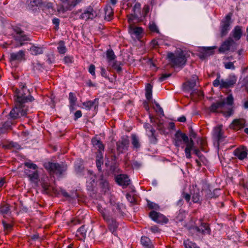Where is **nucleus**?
Masks as SVG:
<instances>
[{"label": "nucleus", "instance_id": "f257e3e1", "mask_svg": "<svg viewBox=\"0 0 248 248\" xmlns=\"http://www.w3.org/2000/svg\"><path fill=\"white\" fill-rule=\"evenodd\" d=\"M21 90L17 89L16 91V104L15 107L10 112V116L13 119H17L21 116H25L27 113L28 108L24 105V103L31 102L33 100L32 96L30 95H27L29 93L25 85L22 86Z\"/></svg>", "mask_w": 248, "mask_h": 248}, {"label": "nucleus", "instance_id": "f03ea898", "mask_svg": "<svg viewBox=\"0 0 248 248\" xmlns=\"http://www.w3.org/2000/svg\"><path fill=\"white\" fill-rule=\"evenodd\" d=\"M182 140L186 144L185 149L186 156L187 158H190V152L193 147H194V141L191 139L189 140L188 137L185 134L182 133L180 131H177L174 135L173 140L174 145L177 147H179Z\"/></svg>", "mask_w": 248, "mask_h": 248}, {"label": "nucleus", "instance_id": "7ed1b4c3", "mask_svg": "<svg viewBox=\"0 0 248 248\" xmlns=\"http://www.w3.org/2000/svg\"><path fill=\"white\" fill-rule=\"evenodd\" d=\"M167 58L173 67H179L185 64L186 60L184 53L181 49L174 53L168 52Z\"/></svg>", "mask_w": 248, "mask_h": 248}, {"label": "nucleus", "instance_id": "20e7f679", "mask_svg": "<svg viewBox=\"0 0 248 248\" xmlns=\"http://www.w3.org/2000/svg\"><path fill=\"white\" fill-rule=\"evenodd\" d=\"M237 77L234 75H230L225 79L221 78L219 74H217L216 79L213 81V86L221 89L228 88L232 87L236 82Z\"/></svg>", "mask_w": 248, "mask_h": 248}, {"label": "nucleus", "instance_id": "39448f33", "mask_svg": "<svg viewBox=\"0 0 248 248\" xmlns=\"http://www.w3.org/2000/svg\"><path fill=\"white\" fill-rule=\"evenodd\" d=\"M44 166L47 170L59 175L62 174L67 169V166L63 163L48 162L45 163Z\"/></svg>", "mask_w": 248, "mask_h": 248}, {"label": "nucleus", "instance_id": "423d86ee", "mask_svg": "<svg viewBox=\"0 0 248 248\" xmlns=\"http://www.w3.org/2000/svg\"><path fill=\"white\" fill-rule=\"evenodd\" d=\"M225 107V102L224 100L218 101L216 103H213L210 108V111L212 112H218V110H220L221 112L226 117H230L233 114V109L232 108H229L227 111L224 110Z\"/></svg>", "mask_w": 248, "mask_h": 248}, {"label": "nucleus", "instance_id": "0eeeda50", "mask_svg": "<svg viewBox=\"0 0 248 248\" xmlns=\"http://www.w3.org/2000/svg\"><path fill=\"white\" fill-rule=\"evenodd\" d=\"M16 34L14 35V38L17 43L18 44V46L24 45L26 41H30V38L28 35L26 34L24 31L20 28H17L15 29Z\"/></svg>", "mask_w": 248, "mask_h": 248}, {"label": "nucleus", "instance_id": "6e6552de", "mask_svg": "<svg viewBox=\"0 0 248 248\" xmlns=\"http://www.w3.org/2000/svg\"><path fill=\"white\" fill-rule=\"evenodd\" d=\"M189 232L191 233H199L202 234H210L211 233L210 228L207 223L201 222V226L198 227L193 226L189 228Z\"/></svg>", "mask_w": 248, "mask_h": 248}, {"label": "nucleus", "instance_id": "1a4fd4ad", "mask_svg": "<svg viewBox=\"0 0 248 248\" xmlns=\"http://www.w3.org/2000/svg\"><path fill=\"white\" fill-rule=\"evenodd\" d=\"M129 141L127 136L122 137L121 139L117 142V150L119 153H123L124 151L127 150L129 146Z\"/></svg>", "mask_w": 248, "mask_h": 248}, {"label": "nucleus", "instance_id": "9d476101", "mask_svg": "<svg viewBox=\"0 0 248 248\" xmlns=\"http://www.w3.org/2000/svg\"><path fill=\"white\" fill-rule=\"evenodd\" d=\"M102 215L104 219L107 222L109 231L111 232L113 234L116 235L115 232L118 227V223L116 222L115 219L110 217L104 213H102Z\"/></svg>", "mask_w": 248, "mask_h": 248}, {"label": "nucleus", "instance_id": "9b49d317", "mask_svg": "<svg viewBox=\"0 0 248 248\" xmlns=\"http://www.w3.org/2000/svg\"><path fill=\"white\" fill-rule=\"evenodd\" d=\"M232 14L229 13L226 16L225 20L222 21L221 26V36L223 37L226 35L230 30V21Z\"/></svg>", "mask_w": 248, "mask_h": 248}, {"label": "nucleus", "instance_id": "f8f14e48", "mask_svg": "<svg viewBox=\"0 0 248 248\" xmlns=\"http://www.w3.org/2000/svg\"><path fill=\"white\" fill-rule=\"evenodd\" d=\"M246 121L243 118L234 119L230 125V128L234 130H239L244 128L246 125Z\"/></svg>", "mask_w": 248, "mask_h": 248}, {"label": "nucleus", "instance_id": "ddd939ff", "mask_svg": "<svg viewBox=\"0 0 248 248\" xmlns=\"http://www.w3.org/2000/svg\"><path fill=\"white\" fill-rule=\"evenodd\" d=\"M96 12L91 7H89L80 16V18L87 20L93 19L97 16Z\"/></svg>", "mask_w": 248, "mask_h": 248}, {"label": "nucleus", "instance_id": "4468645a", "mask_svg": "<svg viewBox=\"0 0 248 248\" xmlns=\"http://www.w3.org/2000/svg\"><path fill=\"white\" fill-rule=\"evenodd\" d=\"M150 217L158 223H166L168 220L163 215L154 211L150 212Z\"/></svg>", "mask_w": 248, "mask_h": 248}, {"label": "nucleus", "instance_id": "2eb2a0df", "mask_svg": "<svg viewBox=\"0 0 248 248\" xmlns=\"http://www.w3.org/2000/svg\"><path fill=\"white\" fill-rule=\"evenodd\" d=\"M62 3V8L59 11L64 12L67 10H71L76 5V2L72 1V0H60Z\"/></svg>", "mask_w": 248, "mask_h": 248}, {"label": "nucleus", "instance_id": "dca6fc26", "mask_svg": "<svg viewBox=\"0 0 248 248\" xmlns=\"http://www.w3.org/2000/svg\"><path fill=\"white\" fill-rule=\"evenodd\" d=\"M234 43V40L232 39V38H228L222 44V45L219 47L218 49L219 52L224 53L227 51L229 50L231 45Z\"/></svg>", "mask_w": 248, "mask_h": 248}, {"label": "nucleus", "instance_id": "f3484780", "mask_svg": "<svg viewBox=\"0 0 248 248\" xmlns=\"http://www.w3.org/2000/svg\"><path fill=\"white\" fill-rule=\"evenodd\" d=\"M116 181L119 185L125 186L129 185L130 182L128 176L125 174L117 175L116 177Z\"/></svg>", "mask_w": 248, "mask_h": 248}, {"label": "nucleus", "instance_id": "a211bd4d", "mask_svg": "<svg viewBox=\"0 0 248 248\" xmlns=\"http://www.w3.org/2000/svg\"><path fill=\"white\" fill-rule=\"evenodd\" d=\"M243 31L242 27L240 26H235L231 33L232 39L235 41L240 39L242 36Z\"/></svg>", "mask_w": 248, "mask_h": 248}, {"label": "nucleus", "instance_id": "6ab92c4d", "mask_svg": "<svg viewBox=\"0 0 248 248\" xmlns=\"http://www.w3.org/2000/svg\"><path fill=\"white\" fill-rule=\"evenodd\" d=\"M223 132L222 130V125H218L214 127L213 135L214 138H215L217 141H220L222 138Z\"/></svg>", "mask_w": 248, "mask_h": 248}, {"label": "nucleus", "instance_id": "aec40b11", "mask_svg": "<svg viewBox=\"0 0 248 248\" xmlns=\"http://www.w3.org/2000/svg\"><path fill=\"white\" fill-rule=\"evenodd\" d=\"M234 155L239 159L242 160L247 156L248 150L245 147L239 148L234 151Z\"/></svg>", "mask_w": 248, "mask_h": 248}, {"label": "nucleus", "instance_id": "412c9836", "mask_svg": "<svg viewBox=\"0 0 248 248\" xmlns=\"http://www.w3.org/2000/svg\"><path fill=\"white\" fill-rule=\"evenodd\" d=\"M25 60V52L23 50H19L16 53L10 54V60L11 61H21Z\"/></svg>", "mask_w": 248, "mask_h": 248}, {"label": "nucleus", "instance_id": "4be33fe9", "mask_svg": "<svg viewBox=\"0 0 248 248\" xmlns=\"http://www.w3.org/2000/svg\"><path fill=\"white\" fill-rule=\"evenodd\" d=\"M131 142L134 150H138L140 148L141 144L139 138L134 134L131 135Z\"/></svg>", "mask_w": 248, "mask_h": 248}, {"label": "nucleus", "instance_id": "5701e85b", "mask_svg": "<svg viewBox=\"0 0 248 248\" xmlns=\"http://www.w3.org/2000/svg\"><path fill=\"white\" fill-rule=\"evenodd\" d=\"M83 105L87 110H90L93 107L95 109L98 106V99L95 98L93 101H86L83 103Z\"/></svg>", "mask_w": 248, "mask_h": 248}, {"label": "nucleus", "instance_id": "b1692460", "mask_svg": "<svg viewBox=\"0 0 248 248\" xmlns=\"http://www.w3.org/2000/svg\"><path fill=\"white\" fill-rule=\"evenodd\" d=\"M105 19L107 21L110 20L113 16V9L110 6H106L104 8Z\"/></svg>", "mask_w": 248, "mask_h": 248}, {"label": "nucleus", "instance_id": "393cba45", "mask_svg": "<svg viewBox=\"0 0 248 248\" xmlns=\"http://www.w3.org/2000/svg\"><path fill=\"white\" fill-rule=\"evenodd\" d=\"M69 107L71 110H74L75 109V107L77 101V98L75 94L71 92L69 94Z\"/></svg>", "mask_w": 248, "mask_h": 248}, {"label": "nucleus", "instance_id": "a878e982", "mask_svg": "<svg viewBox=\"0 0 248 248\" xmlns=\"http://www.w3.org/2000/svg\"><path fill=\"white\" fill-rule=\"evenodd\" d=\"M141 243L146 248H154L151 240L146 236H142L141 238Z\"/></svg>", "mask_w": 248, "mask_h": 248}, {"label": "nucleus", "instance_id": "bb28decb", "mask_svg": "<svg viewBox=\"0 0 248 248\" xmlns=\"http://www.w3.org/2000/svg\"><path fill=\"white\" fill-rule=\"evenodd\" d=\"M143 31L141 27H135L132 25H130L129 31L131 34H135L137 36L140 35Z\"/></svg>", "mask_w": 248, "mask_h": 248}, {"label": "nucleus", "instance_id": "cd10ccee", "mask_svg": "<svg viewBox=\"0 0 248 248\" xmlns=\"http://www.w3.org/2000/svg\"><path fill=\"white\" fill-rule=\"evenodd\" d=\"M30 51H31V54L33 55H37L43 53V49L42 47L35 46H32L30 48Z\"/></svg>", "mask_w": 248, "mask_h": 248}, {"label": "nucleus", "instance_id": "c85d7f7f", "mask_svg": "<svg viewBox=\"0 0 248 248\" xmlns=\"http://www.w3.org/2000/svg\"><path fill=\"white\" fill-rule=\"evenodd\" d=\"M107 59L108 63L112 62L116 60V57L112 49H108L106 52Z\"/></svg>", "mask_w": 248, "mask_h": 248}, {"label": "nucleus", "instance_id": "c756f323", "mask_svg": "<svg viewBox=\"0 0 248 248\" xmlns=\"http://www.w3.org/2000/svg\"><path fill=\"white\" fill-rule=\"evenodd\" d=\"M58 52L60 54H64L67 51L66 47L65 46L64 41H60L58 43V46L57 47Z\"/></svg>", "mask_w": 248, "mask_h": 248}, {"label": "nucleus", "instance_id": "7c9ffc66", "mask_svg": "<svg viewBox=\"0 0 248 248\" xmlns=\"http://www.w3.org/2000/svg\"><path fill=\"white\" fill-rule=\"evenodd\" d=\"M153 87L150 84H147L146 86V97L149 101L152 98Z\"/></svg>", "mask_w": 248, "mask_h": 248}, {"label": "nucleus", "instance_id": "2f4dec72", "mask_svg": "<svg viewBox=\"0 0 248 248\" xmlns=\"http://www.w3.org/2000/svg\"><path fill=\"white\" fill-rule=\"evenodd\" d=\"M200 197L199 190L194 189V193L192 194V201L195 203L198 202L200 201Z\"/></svg>", "mask_w": 248, "mask_h": 248}, {"label": "nucleus", "instance_id": "473e14b6", "mask_svg": "<svg viewBox=\"0 0 248 248\" xmlns=\"http://www.w3.org/2000/svg\"><path fill=\"white\" fill-rule=\"evenodd\" d=\"M108 64L113 68L116 69L118 72H120L122 71V68L120 66V62H117L116 60L112 61V62H109Z\"/></svg>", "mask_w": 248, "mask_h": 248}, {"label": "nucleus", "instance_id": "72a5a7b5", "mask_svg": "<svg viewBox=\"0 0 248 248\" xmlns=\"http://www.w3.org/2000/svg\"><path fill=\"white\" fill-rule=\"evenodd\" d=\"M184 245L186 248H200L196 244L188 239L184 241Z\"/></svg>", "mask_w": 248, "mask_h": 248}, {"label": "nucleus", "instance_id": "f704fd0d", "mask_svg": "<svg viewBox=\"0 0 248 248\" xmlns=\"http://www.w3.org/2000/svg\"><path fill=\"white\" fill-rule=\"evenodd\" d=\"M216 47H204L203 50L204 51V54L203 55V57H205L206 56H209L213 54V50Z\"/></svg>", "mask_w": 248, "mask_h": 248}, {"label": "nucleus", "instance_id": "c9c22d12", "mask_svg": "<svg viewBox=\"0 0 248 248\" xmlns=\"http://www.w3.org/2000/svg\"><path fill=\"white\" fill-rule=\"evenodd\" d=\"M92 142L93 145L98 148L100 152L104 150V146L100 140L94 139L92 140Z\"/></svg>", "mask_w": 248, "mask_h": 248}, {"label": "nucleus", "instance_id": "e433bc0d", "mask_svg": "<svg viewBox=\"0 0 248 248\" xmlns=\"http://www.w3.org/2000/svg\"><path fill=\"white\" fill-rule=\"evenodd\" d=\"M29 5L31 7L39 6L42 4V0H28Z\"/></svg>", "mask_w": 248, "mask_h": 248}, {"label": "nucleus", "instance_id": "4c0bfd02", "mask_svg": "<svg viewBox=\"0 0 248 248\" xmlns=\"http://www.w3.org/2000/svg\"><path fill=\"white\" fill-rule=\"evenodd\" d=\"M223 64L225 68L226 69L234 70L235 68V67L234 65V62H224Z\"/></svg>", "mask_w": 248, "mask_h": 248}, {"label": "nucleus", "instance_id": "58836bf2", "mask_svg": "<svg viewBox=\"0 0 248 248\" xmlns=\"http://www.w3.org/2000/svg\"><path fill=\"white\" fill-rule=\"evenodd\" d=\"M9 211V206L8 204H4L0 206V212L3 214H6Z\"/></svg>", "mask_w": 248, "mask_h": 248}, {"label": "nucleus", "instance_id": "ea45409f", "mask_svg": "<svg viewBox=\"0 0 248 248\" xmlns=\"http://www.w3.org/2000/svg\"><path fill=\"white\" fill-rule=\"evenodd\" d=\"M151 135L150 136V140L151 143H155L157 141V139L155 135V130L153 128L150 130Z\"/></svg>", "mask_w": 248, "mask_h": 248}, {"label": "nucleus", "instance_id": "a19ab883", "mask_svg": "<svg viewBox=\"0 0 248 248\" xmlns=\"http://www.w3.org/2000/svg\"><path fill=\"white\" fill-rule=\"evenodd\" d=\"M122 205L116 203L112 205V210L116 213H121Z\"/></svg>", "mask_w": 248, "mask_h": 248}, {"label": "nucleus", "instance_id": "79ce46f5", "mask_svg": "<svg viewBox=\"0 0 248 248\" xmlns=\"http://www.w3.org/2000/svg\"><path fill=\"white\" fill-rule=\"evenodd\" d=\"M2 224L4 229V230L7 232H10L12 230L13 225L11 223H7L5 221H2Z\"/></svg>", "mask_w": 248, "mask_h": 248}, {"label": "nucleus", "instance_id": "37998d69", "mask_svg": "<svg viewBox=\"0 0 248 248\" xmlns=\"http://www.w3.org/2000/svg\"><path fill=\"white\" fill-rule=\"evenodd\" d=\"M29 177L30 178L31 180L32 181H35L38 179V174L37 172V170H34V171L31 173H30L28 174Z\"/></svg>", "mask_w": 248, "mask_h": 248}, {"label": "nucleus", "instance_id": "c03bdc74", "mask_svg": "<svg viewBox=\"0 0 248 248\" xmlns=\"http://www.w3.org/2000/svg\"><path fill=\"white\" fill-rule=\"evenodd\" d=\"M225 104L226 103L228 105L232 106L233 104V97L232 94L229 95L226 99Z\"/></svg>", "mask_w": 248, "mask_h": 248}, {"label": "nucleus", "instance_id": "a18cd8bd", "mask_svg": "<svg viewBox=\"0 0 248 248\" xmlns=\"http://www.w3.org/2000/svg\"><path fill=\"white\" fill-rule=\"evenodd\" d=\"M149 29L153 32H158L159 30L155 24L154 22L151 23L149 24Z\"/></svg>", "mask_w": 248, "mask_h": 248}, {"label": "nucleus", "instance_id": "49530a36", "mask_svg": "<svg viewBox=\"0 0 248 248\" xmlns=\"http://www.w3.org/2000/svg\"><path fill=\"white\" fill-rule=\"evenodd\" d=\"M25 165L28 168L30 169H32L34 170H36L37 169V166L36 164L32 163H30V162H26L25 163Z\"/></svg>", "mask_w": 248, "mask_h": 248}, {"label": "nucleus", "instance_id": "de8ad7c7", "mask_svg": "<svg viewBox=\"0 0 248 248\" xmlns=\"http://www.w3.org/2000/svg\"><path fill=\"white\" fill-rule=\"evenodd\" d=\"M103 164V159L102 157H99L96 159V165L99 170H101V166Z\"/></svg>", "mask_w": 248, "mask_h": 248}, {"label": "nucleus", "instance_id": "09e8293b", "mask_svg": "<svg viewBox=\"0 0 248 248\" xmlns=\"http://www.w3.org/2000/svg\"><path fill=\"white\" fill-rule=\"evenodd\" d=\"M182 197L183 198L185 199L187 202H189L191 198V195L190 194L183 192L182 194Z\"/></svg>", "mask_w": 248, "mask_h": 248}, {"label": "nucleus", "instance_id": "8fccbe9b", "mask_svg": "<svg viewBox=\"0 0 248 248\" xmlns=\"http://www.w3.org/2000/svg\"><path fill=\"white\" fill-rule=\"evenodd\" d=\"M54 56L53 54H50L47 55V62L48 63H52L54 62Z\"/></svg>", "mask_w": 248, "mask_h": 248}, {"label": "nucleus", "instance_id": "3c124183", "mask_svg": "<svg viewBox=\"0 0 248 248\" xmlns=\"http://www.w3.org/2000/svg\"><path fill=\"white\" fill-rule=\"evenodd\" d=\"M148 205L151 209H157L159 208L157 204L153 202H148Z\"/></svg>", "mask_w": 248, "mask_h": 248}, {"label": "nucleus", "instance_id": "603ef678", "mask_svg": "<svg viewBox=\"0 0 248 248\" xmlns=\"http://www.w3.org/2000/svg\"><path fill=\"white\" fill-rule=\"evenodd\" d=\"M171 76L170 74H164L161 75V76L159 78V81L160 82H162L166 80L168 78L170 77Z\"/></svg>", "mask_w": 248, "mask_h": 248}, {"label": "nucleus", "instance_id": "864d4df0", "mask_svg": "<svg viewBox=\"0 0 248 248\" xmlns=\"http://www.w3.org/2000/svg\"><path fill=\"white\" fill-rule=\"evenodd\" d=\"M95 66L93 64H91L89 68V73L92 75L94 76H95Z\"/></svg>", "mask_w": 248, "mask_h": 248}, {"label": "nucleus", "instance_id": "5fc2aeb1", "mask_svg": "<svg viewBox=\"0 0 248 248\" xmlns=\"http://www.w3.org/2000/svg\"><path fill=\"white\" fill-rule=\"evenodd\" d=\"M78 232L80 234H81V235H82L83 236L84 235H85V234H86V229H85V227L84 226H82L81 227H80L78 229Z\"/></svg>", "mask_w": 248, "mask_h": 248}, {"label": "nucleus", "instance_id": "6e6d98bb", "mask_svg": "<svg viewBox=\"0 0 248 248\" xmlns=\"http://www.w3.org/2000/svg\"><path fill=\"white\" fill-rule=\"evenodd\" d=\"M63 61L65 63H71L72 62V58L70 56H65L63 59Z\"/></svg>", "mask_w": 248, "mask_h": 248}, {"label": "nucleus", "instance_id": "4d7b16f0", "mask_svg": "<svg viewBox=\"0 0 248 248\" xmlns=\"http://www.w3.org/2000/svg\"><path fill=\"white\" fill-rule=\"evenodd\" d=\"M75 119L77 120L78 118H80L82 116V112L80 110H77L75 113Z\"/></svg>", "mask_w": 248, "mask_h": 248}, {"label": "nucleus", "instance_id": "13d9d810", "mask_svg": "<svg viewBox=\"0 0 248 248\" xmlns=\"http://www.w3.org/2000/svg\"><path fill=\"white\" fill-rule=\"evenodd\" d=\"M155 106L157 108V111L162 115H164V111L162 108L160 106L158 103H155Z\"/></svg>", "mask_w": 248, "mask_h": 248}, {"label": "nucleus", "instance_id": "bf43d9fd", "mask_svg": "<svg viewBox=\"0 0 248 248\" xmlns=\"http://www.w3.org/2000/svg\"><path fill=\"white\" fill-rule=\"evenodd\" d=\"M219 191V189H215L213 192V195L211 197V198H217L219 196L218 192Z\"/></svg>", "mask_w": 248, "mask_h": 248}, {"label": "nucleus", "instance_id": "052dcab7", "mask_svg": "<svg viewBox=\"0 0 248 248\" xmlns=\"http://www.w3.org/2000/svg\"><path fill=\"white\" fill-rule=\"evenodd\" d=\"M52 23L54 24L56 27H58L60 23V19L57 18H54L52 20Z\"/></svg>", "mask_w": 248, "mask_h": 248}, {"label": "nucleus", "instance_id": "680f3d73", "mask_svg": "<svg viewBox=\"0 0 248 248\" xmlns=\"http://www.w3.org/2000/svg\"><path fill=\"white\" fill-rule=\"evenodd\" d=\"M101 75L102 76L105 78H107V75L106 73V71L104 67L101 68Z\"/></svg>", "mask_w": 248, "mask_h": 248}, {"label": "nucleus", "instance_id": "e2e57ef3", "mask_svg": "<svg viewBox=\"0 0 248 248\" xmlns=\"http://www.w3.org/2000/svg\"><path fill=\"white\" fill-rule=\"evenodd\" d=\"M150 230L154 233L157 232L159 231V229L156 226H153L150 228Z\"/></svg>", "mask_w": 248, "mask_h": 248}, {"label": "nucleus", "instance_id": "0e129e2a", "mask_svg": "<svg viewBox=\"0 0 248 248\" xmlns=\"http://www.w3.org/2000/svg\"><path fill=\"white\" fill-rule=\"evenodd\" d=\"M190 136L191 137V138L192 139V138H196V133L194 132V131L193 130V129L192 128H190Z\"/></svg>", "mask_w": 248, "mask_h": 248}, {"label": "nucleus", "instance_id": "69168bd1", "mask_svg": "<svg viewBox=\"0 0 248 248\" xmlns=\"http://www.w3.org/2000/svg\"><path fill=\"white\" fill-rule=\"evenodd\" d=\"M192 150H193L194 153L195 154V155H196L198 156H200V155L201 154V153H200V150L199 149H193V148Z\"/></svg>", "mask_w": 248, "mask_h": 248}, {"label": "nucleus", "instance_id": "338daca9", "mask_svg": "<svg viewBox=\"0 0 248 248\" xmlns=\"http://www.w3.org/2000/svg\"><path fill=\"white\" fill-rule=\"evenodd\" d=\"M143 105H144V108H145V109H146L147 110L149 111V109H150V107H149V104H148V102H144L143 103Z\"/></svg>", "mask_w": 248, "mask_h": 248}, {"label": "nucleus", "instance_id": "774afa93", "mask_svg": "<svg viewBox=\"0 0 248 248\" xmlns=\"http://www.w3.org/2000/svg\"><path fill=\"white\" fill-rule=\"evenodd\" d=\"M42 187L46 190L48 189L49 185L47 183H43L42 185Z\"/></svg>", "mask_w": 248, "mask_h": 248}]
</instances>
